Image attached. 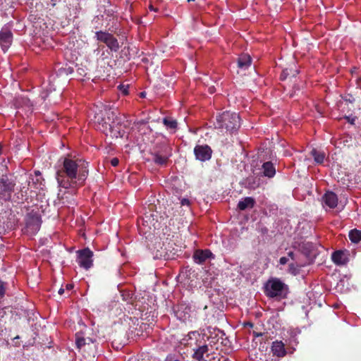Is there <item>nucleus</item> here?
Here are the masks:
<instances>
[{"label":"nucleus","mask_w":361,"mask_h":361,"mask_svg":"<svg viewBox=\"0 0 361 361\" xmlns=\"http://www.w3.org/2000/svg\"><path fill=\"white\" fill-rule=\"evenodd\" d=\"M289 75V73L288 72V69H286L283 71V75L284 77H286L287 75Z\"/></svg>","instance_id":"473e14b6"},{"label":"nucleus","mask_w":361,"mask_h":361,"mask_svg":"<svg viewBox=\"0 0 361 361\" xmlns=\"http://www.w3.org/2000/svg\"><path fill=\"white\" fill-rule=\"evenodd\" d=\"M21 192H27V190L25 189V187H24V186H23V187L21 188Z\"/></svg>","instance_id":"58836bf2"},{"label":"nucleus","mask_w":361,"mask_h":361,"mask_svg":"<svg viewBox=\"0 0 361 361\" xmlns=\"http://www.w3.org/2000/svg\"><path fill=\"white\" fill-rule=\"evenodd\" d=\"M15 183L9 180L6 176L0 178V198L7 200L11 197L14 190Z\"/></svg>","instance_id":"0eeeda50"},{"label":"nucleus","mask_w":361,"mask_h":361,"mask_svg":"<svg viewBox=\"0 0 361 361\" xmlns=\"http://www.w3.org/2000/svg\"><path fill=\"white\" fill-rule=\"evenodd\" d=\"M59 294L62 295L64 293V289L63 288H61L59 291Z\"/></svg>","instance_id":"f704fd0d"},{"label":"nucleus","mask_w":361,"mask_h":361,"mask_svg":"<svg viewBox=\"0 0 361 361\" xmlns=\"http://www.w3.org/2000/svg\"><path fill=\"white\" fill-rule=\"evenodd\" d=\"M114 111L104 108V110L101 109L98 112L95 111L94 121L102 125V126H105L106 128L109 127L112 135L122 137L123 133H121L119 129H116L115 122L111 121L114 119Z\"/></svg>","instance_id":"7ed1b4c3"},{"label":"nucleus","mask_w":361,"mask_h":361,"mask_svg":"<svg viewBox=\"0 0 361 361\" xmlns=\"http://www.w3.org/2000/svg\"><path fill=\"white\" fill-rule=\"evenodd\" d=\"M240 126V117L235 112L224 111L216 117V128L226 129L230 134L236 132Z\"/></svg>","instance_id":"f03ea898"},{"label":"nucleus","mask_w":361,"mask_h":361,"mask_svg":"<svg viewBox=\"0 0 361 361\" xmlns=\"http://www.w3.org/2000/svg\"><path fill=\"white\" fill-rule=\"evenodd\" d=\"M255 201L254 198L247 197L242 200L239 201L238 204V208L240 210H245L247 208H252L255 205Z\"/></svg>","instance_id":"dca6fc26"},{"label":"nucleus","mask_w":361,"mask_h":361,"mask_svg":"<svg viewBox=\"0 0 361 361\" xmlns=\"http://www.w3.org/2000/svg\"><path fill=\"white\" fill-rule=\"evenodd\" d=\"M12 39L13 35L11 30L6 27L2 28L0 31V44L4 52L11 44Z\"/></svg>","instance_id":"1a4fd4ad"},{"label":"nucleus","mask_w":361,"mask_h":361,"mask_svg":"<svg viewBox=\"0 0 361 361\" xmlns=\"http://www.w3.org/2000/svg\"><path fill=\"white\" fill-rule=\"evenodd\" d=\"M310 154L314 157V161L317 164L323 163L325 158V154L324 152L312 149Z\"/></svg>","instance_id":"5701e85b"},{"label":"nucleus","mask_w":361,"mask_h":361,"mask_svg":"<svg viewBox=\"0 0 361 361\" xmlns=\"http://www.w3.org/2000/svg\"><path fill=\"white\" fill-rule=\"evenodd\" d=\"M324 204L330 208H335L338 204V197L333 192H327L322 197Z\"/></svg>","instance_id":"ddd939ff"},{"label":"nucleus","mask_w":361,"mask_h":361,"mask_svg":"<svg viewBox=\"0 0 361 361\" xmlns=\"http://www.w3.org/2000/svg\"><path fill=\"white\" fill-rule=\"evenodd\" d=\"M43 185V179L42 176H37L35 178H31V181L28 182V186L30 187L31 189H40L42 188Z\"/></svg>","instance_id":"4be33fe9"},{"label":"nucleus","mask_w":361,"mask_h":361,"mask_svg":"<svg viewBox=\"0 0 361 361\" xmlns=\"http://www.w3.org/2000/svg\"><path fill=\"white\" fill-rule=\"evenodd\" d=\"M299 265L291 263L288 266V271L293 275H297L299 272Z\"/></svg>","instance_id":"393cba45"},{"label":"nucleus","mask_w":361,"mask_h":361,"mask_svg":"<svg viewBox=\"0 0 361 361\" xmlns=\"http://www.w3.org/2000/svg\"><path fill=\"white\" fill-rule=\"evenodd\" d=\"M288 256L293 260H296L297 258H296V256H295V254L293 252H288Z\"/></svg>","instance_id":"c756f323"},{"label":"nucleus","mask_w":361,"mask_h":361,"mask_svg":"<svg viewBox=\"0 0 361 361\" xmlns=\"http://www.w3.org/2000/svg\"><path fill=\"white\" fill-rule=\"evenodd\" d=\"M35 177H37V176H41V173H40V172H39V171H35Z\"/></svg>","instance_id":"e433bc0d"},{"label":"nucleus","mask_w":361,"mask_h":361,"mask_svg":"<svg viewBox=\"0 0 361 361\" xmlns=\"http://www.w3.org/2000/svg\"><path fill=\"white\" fill-rule=\"evenodd\" d=\"M254 335H255V336L258 337V336H262V334H261V333H259V334H258V333H254Z\"/></svg>","instance_id":"4c0bfd02"},{"label":"nucleus","mask_w":361,"mask_h":361,"mask_svg":"<svg viewBox=\"0 0 361 361\" xmlns=\"http://www.w3.org/2000/svg\"><path fill=\"white\" fill-rule=\"evenodd\" d=\"M88 176V163L82 159L65 158L63 168L56 172L59 185L75 190L85 183Z\"/></svg>","instance_id":"f257e3e1"},{"label":"nucleus","mask_w":361,"mask_h":361,"mask_svg":"<svg viewBox=\"0 0 361 361\" xmlns=\"http://www.w3.org/2000/svg\"><path fill=\"white\" fill-rule=\"evenodd\" d=\"M118 87L123 92V94H127L128 93V85H120Z\"/></svg>","instance_id":"bb28decb"},{"label":"nucleus","mask_w":361,"mask_h":361,"mask_svg":"<svg viewBox=\"0 0 361 361\" xmlns=\"http://www.w3.org/2000/svg\"><path fill=\"white\" fill-rule=\"evenodd\" d=\"M66 288L67 290H71L73 288V285L71 284V283L67 284Z\"/></svg>","instance_id":"2f4dec72"},{"label":"nucleus","mask_w":361,"mask_h":361,"mask_svg":"<svg viewBox=\"0 0 361 361\" xmlns=\"http://www.w3.org/2000/svg\"><path fill=\"white\" fill-rule=\"evenodd\" d=\"M145 95H146V93H145V92H144L140 93V97H145Z\"/></svg>","instance_id":"ea45409f"},{"label":"nucleus","mask_w":361,"mask_h":361,"mask_svg":"<svg viewBox=\"0 0 361 361\" xmlns=\"http://www.w3.org/2000/svg\"><path fill=\"white\" fill-rule=\"evenodd\" d=\"M349 238L354 243H359L361 240V231L357 229L351 230L349 233Z\"/></svg>","instance_id":"b1692460"},{"label":"nucleus","mask_w":361,"mask_h":361,"mask_svg":"<svg viewBox=\"0 0 361 361\" xmlns=\"http://www.w3.org/2000/svg\"><path fill=\"white\" fill-rule=\"evenodd\" d=\"M208 350L209 348L207 345H203L202 346H200L195 350L192 357L197 361H202L204 360V354H207L208 353Z\"/></svg>","instance_id":"f3484780"},{"label":"nucleus","mask_w":361,"mask_h":361,"mask_svg":"<svg viewBox=\"0 0 361 361\" xmlns=\"http://www.w3.org/2000/svg\"><path fill=\"white\" fill-rule=\"evenodd\" d=\"M97 40L104 43L112 51H117L119 49V44L113 35L107 32L97 31L95 33Z\"/></svg>","instance_id":"39448f33"},{"label":"nucleus","mask_w":361,"mask_h":361,"mask_svg":"<svg viewBox=\"0 0 361 361\" xmlns=\"http://www.w3.org/2000/svg\"><path fill=\"white\" fill-rule=\"evenodd\" d=\"M287 286L279 279L269 280L265 286L266 294L271 298L284 297L286 294Z\"/></svg>","instance_id":"20e7f679"},{"label":"nucleus","mask_w":361,"mask_h":361,"mask_svg":"<svg viewBox=\"0 0 361 361\" xmlns=\"http://www.w3.org/2000/svg\"><path fill=\"white\" fill-rule=\"evenodd\" d=\"M197 159L205 161L211 159L212 151L208 145H197L194 149Z\"/></svg>","instance_id":"6e6552de"},{"label":"nucleus","mask_w":361,"mask_h":361,"mask_svg":"<svg viewBox=\"0 0 361 361\" xmlns=\"http://www.w3.org/2000/svg\"><path fill=\"white\" fill-rule=\"evenodd\" d=\"M250 180H251V178H248L247 179V183H248L250 188H252L253 186L251 185V181Z\"/></svg>","instance_id":"c9c22d12"},{"label":"nucleus","mask_w":361,"mask_h":361,"mask_svg":"<svg viewBox=\"0 0 361 361\" xmlns=\"http://www.w3.org/2000/svg\"><path fill=\"white\" fill-rule=\"evenodd\" d=\"M331 259L337 265H343L348 262V254L344 251L338 250L333 252Z\"/></svg>","instance_id":"f8f14e48"},{"label":"nucleus","mask_w":361,"mask_h":361,"mask_svg":"<svg viewBox=\"0 0 361 361\" xmlns=\"http://www.w3.org/2000/svg\"><path fill=\"white\" fill-rule=\"evenodd\" d=\"M212 257V253L209 250H197L193 255L194 261L196 263L202 264L207 259Z\"/></svg>","instance_id":"9b49d317"},{"label":"nucleus","mask_w":361,"mask_h":361,"mask_svg":"<svg viewBox=\"0 0 361 361\" xmlns=\"http://www.w3.org/2000/svg\"><path fill=\"white\" fill-rule=\"evenodd\" d=\"M215 90H215L214 87H210L209 88V92H210L211 94H213V93L215 92Z\"/></svg>","instance_id":"72a5a7b5"},{"label":"nucleus","mask_w":361,"mask_h":361,"mask_svg":"<svg viewBox=\"0 0 361 361\" xmlns=\"http://www.w3.org/2000/svg\"><path fill=\"white\" fill-rule=\"evenodd\" d=\"M271 351L273 356L278 357H283L287 354L285 344L281 341H274L271 346Z\"/></svg>","instance_id":"9d476101"},{"label":"nucleus","mask_w":361,"mask_h":361,"mask_svg":"<svg viewBox=\"0 0 361 361\" xmlns=\"http://www.w3.org/2000/svg\"><path fill=\"white\" fill-rule=\"evenodd\" d=\"M93 340L90 338H84L80 333L75 334V344L77 348L80 350L84 348L86 345H90L93 343Z\"/></svg>","instance_id":"2eb2a0df"},{"label":"nucleus","mask_w":361,"mask_h":361,"mask_svg":"<svg viewBox=\"0 0 361 361\" xmlns=\"http://www.w3.org/2000/svg\"><path fill=\"white\" fill-rule=\"evenodd\" d=\"M26 225L27 230H31L33 233H36L37 231H39L41 225V221L39 216H32L30 217L27 221Z\"/></svg>","instance_id":"4468645a"},{"label":"nucleus","mask_w":361,"mask_h":361,"mask_svg":"<svg viewBox=\"0 0 361 361\" xmlns=\"http://www.w3.org/2000/svg\"><path fill=\"white\" fill-rule=\"evenodd\" d=\"M288 262V259L286 257H282L279 259V262L281 264H286Z\"/></svg>","instance_id":"cd10ccee"},{"label":"nucleus","mask_w":361,"mask_h":361,"mask_svg":"<svg viewBox=\"0 0 361 361\" xmlns=\"http://www.w3.org/2000/svg\"><path fill=\"white\" fill-rule=\"evenodd\" d=\"M247 326H252V324H250V323H249V324H247Z\"/></svg>","instance_id":"79ce46f5"},{"label":"nucleus","mask_w":361,"mask_h":361,"mask_svg":"<svg viewBox=\"0 0 361 361\" xmlns=\"http://www.w3.org/2000/svg\"><path fill=\"white\" fill-rule=\"evenodd\" d=\"M6 288L4 283L0 281V300L4 297Z\"/></svg>","instance_id":"a878e982"},{"label":"nucleus","mask_w":361,"mask_h":361,"mask_svg":"<svg viewBox=\"0 0 361 361\" xmlns=\"http://www.w3.org/2000/svg\"><path fill=\"white\" fill-rule=\"evenodd\" d=\"M170 155L171 154L169 153H155L153 154V161L157 164L164 165L166 164Z\"/></svg>","instance_id":"6ab92c4d"},{"label":"nucleus","mask_w":361,"mask_h":361,"mask_svg":"<svg viewBox=\"0 0 361 361\" xmlns=\"http://www.w3.org/2000/svg\"><path fill=\"white\" fill-rule=\"evenodd\" d=\"M77 255V262L81 267L88 269L92 266L93 252L89 248L78 251Z\"/></svg>","instance_id":"423d86ee"},{"label":"nucleus","mask_w":361,"mask_h":361,"mask_svg":"<svg viewBox=\"0 0 361 361\" xmlns=\"http://www.w3.org/2000/svg\"><path fill=\"white\" fill-rule=\"evenodd\" d=\"M149 9L152 10V11H156V9L154 8V7L152 6H149Z\"/></svg>","instance_id":"a19ab883"},{"label":"nucleus","mask_w":361,"mask_h":361,"mask_svg":"<svg viewBox=\"0 0 361 361\" xmlns=\"http://www.w3.org/2000/svg\"><path fill=\"white\" fill-rule=\"evenodd\" d=\"M262 168L264 169L263 173L265 176H267L269 178H272L276 173V170H275V168H274L273 164H271L269 161L265 162L262 165Z\"/></svg>","instance_id":"412c9836"},{"label":"nucleus","mask_w":361,"mask_h":361,"mask_svg":"<svg viewBox=\"0 0 361 361\" xmlns=\"http://www.w3.org/2000/svg\"><path fill=\"white\" fill-rule=\"evenodd\" d=\"M119 163V160L117 158H114L111 160V164L113 166H116Z\"/></svg>","instance_id":"c85d7f7f"},{"label":"nucleus","mask_w":361,"mask_h":361,"mask_svg":"<svg viewBox=\"0 0 361 361\" xmlns=\"http://www.w3.org/2000/svg\"><path fill=\"white\" fill-rule=\"evenodd\" d=\"M190 204V201L188 199H183L181 200V204L182 205H188Z\"/></svg>","instance_id":"7c9ffc66"},{"label":"nucleus","mask_w":361,"mask_h":361,"mask_svg":"<svg viewBox=\"0 0 361 361\" xmlns=\"http://www.w3.org/2000/svg\"><path fill=\"white\" fill-rule=\"evenodd\" d=\"M251 64V58L248 54H242L238 59V66L240 68L247 69Z\"/></svg>","instance_id":"aec40b11"},{"label":"nucleus","mask_w":361,"mask_h":361,"mask_svg":"<svg viewBox=\"0 0 361 361\" xmlns=\"http://www.w3.org/2000/svg\"><path fill=\"white\" fill-rule=\"evenodd\" d=\"M163 123L166 128L171 130L172 133H175L178 128V123L176 119L171 117H165L163 119Z\"/></svg>","instance_id":"a211bd4d"}]
</instances>
